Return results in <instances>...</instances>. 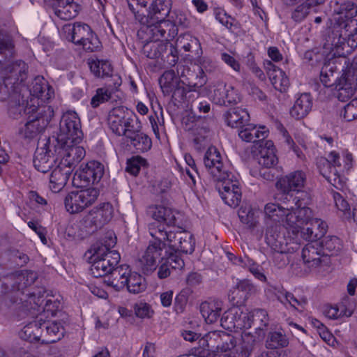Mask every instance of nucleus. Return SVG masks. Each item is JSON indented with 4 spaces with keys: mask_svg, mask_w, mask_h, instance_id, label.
<instances>
[{
    "mask_svg": "<svg viewBox=\"0 0 357 357\" xmlns=\"http://www.w3.org/2000/svg\"><path fill=\"white\" fill-rule=\"evenodd\" d=\"M149 213L157 221L149 225L150 235L156 240L167 242L168 252L178 255L191 254L195 250V241L190 232L175 227L177 225L176 215L178 213L163 206H154L149 208Z\"/></svg>",
    "mask_w": 357,
    "mask_h": 357,
    "instance_id": "1",
    "label": "nucleus"
},
{
    "mask_svg": "<svg viewBox=\"0 0 357 357\" xmlns=\"http://www.w3.org/2000/svg\"><path fill=\"white\" fill-rule=\"evenodd\" d=\"M116 244V237L109 233L103 239L92 245L89 262L90 271L94 278L108 276L119 264L121 259L119 253L111 250Z\"/></svg>",
    "mask_w": 357,
    "mask_h": 357,
    "instance_id": "2",
    "label": "nucleus"
},
{
    "mask_svg": "<svg viewBox=\"0 0 357 357\" xmlns=\"http://www.w3.org/2000/svg\"><path fill=\"white\" fill-rule=\"evenodd\" d=\"M38 278L36 272L31 270L17 271L0 280V300L6 307L21 303L27 287Z\"/></svg>",
    "mask_w": 357,
    "mask_h": 357,
    "instance_id": "3",
    "label": "nucleus"
},
{
    "mask_svg": "<svg viewBox=\"0 0 357 357\" xmlns=\"http://www.w3.org/2000/svg\"><path fill=\"white\" fill-rule=\"evenodd\" d=\"M64 333L65 329L59 321L45 320L40 314L26 324L19 335L21 339L29 342L50 344L60 340Z\"/></svg>",
    "mask_w": 357,
    "mask_h": 357,
    "instance_id": "4",
    "label": "nucleus"
},
{
    "mask_svg": "<svg viewBox=\"0 0 357 357\" xmlns=\"http://www.w3.org/2000/svg\"><path fill=\"white\" fill-rule=\"evenodd\" d=\"M324 48L333 52L335 56H345L357 47V26L352 27L333 25L328 31Z\"/></svg>",
    "mask_w": 357,
    "mask_h": 357,
    "instance_id": "5",
    "label": "nucleus"
},
{
    "mask_svg": "<svg viewBox=\"0 0 357 357\" xmlns=\"http://www.w3.org/2000/svg\"><path fill=\"white\" fill-rule=\"evenodd\" d=\"M82 141L81 135H52L47 143L53 144L54 152L60 150L66 152L59 163L73 171L86 155L84 149L78 146Z\"/></svg>",
    "mask_w": 357,
    "mask_h": 357,
    "instance_id": "6",
    "label": "nucleus"
},
{
    "mask_svg": "<svg viewBox=\"0 0 357 357\" xmlns=\"http://www.w3.org/2000/svg\"><path fill=\"white\" fill-rule=\"evenodd\" d=\"M113 214L114 208L110 203H101L83 218L80 221V229L86 234H92L107 224Z\"/></svg>",
    "mask_w": 357,
    "mask_h": 357,
    "instance_id": "7",
    "label": "nucleus"
},
{
    "mask_svg": "<svg viewBox=\"0 0 357 357\" xmlns=\"http://www.w3.org/2000/svg\"><path fill=\"white\" fill-rule=\"evenodd\" d=\"M169 17V20L162 21L156 26H152V29L149 30L152 33L153 38H163L165 41L171 40L177 36L178 26L186 27L188 25V17L181 10H174Z\"/></svg>",
    "mask_w": 357,
    "mask_h": 357,
    "instance_id": "8",
    "label": "nucleus"
},
{
    "mask_svg": "<svg viewBox=\"0 0 357 357\" xmlns=\"http://www.w3.org/2000/svg\"><path fill=\"white\" fill-rule=\"evenodd\" d=\"M100 191L97 188H88L69 192L64 199L68 212L77 213L92 205L98 199Z\"/></svg>",
    "mask_w": 357,
    "mask_h": 357,
    "instance_id": "9",
    "label": "nucleus"
},
{
    "mask_svg": "<svg viewBox=\"0 0 357 357\" xmlns=\"http://www.w3.org/2000/svg\"><path fill=\"white\" fill-rule=\"evenodd\" d=\"M38 140V146L35 151L33 163L35 169L40 172L47 173L56 164L57 158L54 155V146L48 144L52 135H43Z\"/></svg>",
    "mask_w": 357,
    "mask_h": 357,
    "instance_id": "10",
    "label": "nucleus"
},
{
    "mask_svg": "<svg viewBox=\"0 0 357 357\" xmlns=\"http://www.w3.org/2000/svg\"><path fill=\"white\" fill-rule=\"evenodd\" d=\"M23 98L20 91H13L7 108L8 114L10 118L20 119L38 112V99L31 98L25 100Z\"/></svg>",
    "mask_w": 357,
    "mask_h": 357,
    "instance_id": "11",
    "label": "nucleus"
},
{
    "mask_svg": "<svg viewBox=\"0 0 357 357\" xmlns=\"http://www.w3.org/2000/svg\"><path fill=\"white\" fill-rule=\"evenodd\" d=\"M197 69V73L196 77L199 78L198 82L191 84L189 82L188 84H185L184 80H181L177 84L175 85L172 89V99L176 102H182L185 100L190 101L191 98L198 97L199 92L198 89L201 88L206 83V78L205 73L202 68L199 66L196 67Z\"/></svg>",
    "mask_w": 357,
    "mask_h": 357,
    "instance_id": "12",
    "label": "nucleus"
},
{
    "mask_svg": "<svg viewBox=\"0 0 357 357\" xmlns=\"http://www.w3.org/2000/svg\"><path fill=\"white\" fill-rule=\"evenodd\" d=\"M169 253L166 248V243L155 238L153 241H150L140 259L144 273L149 274L155 271L157 268V263L162 260V258L167 257Z\"/></svg>",
    "mask_w": 357,
    "mask_h": 357,
    "instance_id": "13",
    "label": "nucleus"
},
{
    "mask_svg": "<svg viewBox=\"0 0 357 357\" xmlns=\"http://www.w3.org/2000/svg\"><path fill=\"white\" fill-rule=\"evenodd\" d=\"M105 172L104 165L96 160L87 162L84 167L76 172L73 182L79 188L98 183Z\"/></svg>",
    "mask_w": 357,
    "mask_h": 357,
    "instance_id": "14",
    "label": "nucleus"
},
{
    "mask_svg": "<svg viewBox=\"0 0 357 357\" xmlns=\"http://www.w3.org/2000/svg\"><path fill=\"white\" fill-rule=\"evenodd\" d=\"M215 181L218 182L216 188L225 203L230 207H237L241 200V190L234 175L231 173L227 178Z\"/></svg>",
    "mask_w": 357,
    "mask_h": 357,
    "instance_id": "15",
    "label": "nucleus"
},
{
    "mask_svg": "<svg viewBox=\"0 0 357 357\" xmlns=\"http://www.w3.org/2000/svg\"><path fill=\"white\" fill-rule=\"evenodd\" d=\"M305 174L303 171L297 170L280 178L276 183V187L282 192L284 199L292 200L295 197L291 192L300 193L305 185Z\"/></svg>",
    "mask_w": 357,
    "mask_h": 357,
    "instance_id": "16",
    "label": "nucleus"
},
{
    "mask_svg": "<svg viewBox=\"0 0 357 357\" xmlns=\"http://www.w3.org/2000/svg\"><path fill=\"white\" fill-rule=\"evenodd\" d=\"M303 199L301 196H296L291 202H294V210L289 211L287 215V222L290 227H307L313 218L312 211L305 206L307 203L303 204Z\"/></svg>",
    "mask_w": 357,
    "mask_h": 357,
    "instance_id": "17",
    "label": "nucleus"
},
{
    "mask_svg": "<svg viewBox=\"0 0 357 357\" xmlns=\"http://www.w3.org/2000/svg\"><path fill=\"white\" fill-rule=\"evenodd\" d=\"M27 64L22 60H17L7 64L0 71V75L11 85L13 91H20V86L27 77Z\"/></svg>",
    "mask_w": 357,
    "mask_h": 357,
    "instance_id": "18",
    "label": "nucleus"
},
{
    "mask_svg": "<svg viewBox=\"0 0 357 357\" xmlns=\"http://www.w3.org/2000/svg\"><path fill=\"white\" fill-rule=\"evenodd\" d=\"M171 0H155L153 1L148 9L146 16L149 17V24H144L142 28L143 32L146 35H151L152 33L149 31L152 29V26H156L158 23L165 21L171 10Z\"/></svg>",
    "mask_w": 357,
    "mask_h": 357,
    "instance_id": "19",
    "label": "nucleus"
},
{
    "mask_svg": "<svg viewBox=\"0 0 357 357\" xmlns=\"http://www.w3.org/2000/svg\"><path fill=\"white\" fill-rule=\"evenodd\" d=\"M204 164L214 181L224 180L231 175L224 167L220 152L215 146H210L206 151Z\"/></svg>",
    "mask_w": 357,
    "mask_h": 357,
    "instance_id": "20",
    "label": "nucleus"
},
{
    "mask_svg": "<svg viewBox=\"0 0 357 357\" xmlns=\"http://www.w3.org/2000/svg\"><path fill=\"white\" fill-rule=\"evenodd\" d=\"M251 150L261 166L271 168L276 164L278 158L275 154L273 142L271 140L264 138L255 140Z\"/></svg>",
    "mask_w": 357,
    "mask_h": 357,
    "instance_id": "21",
    "label": "nucleus"
},
{
    "mask_svg": "<svg viewBox=\"0 0 357 357\" xmlns=\"http://www.w3.org/2000/svg\"><path fill=\"white\" fill-rule=\"evenodd\" d=\"M337 8L334 9V13L337 15L335 17V24L341 26L352 27L354 29L357 26V20L354 17L357 15V5L352 1H342L337 3Z\"/></svg>",
    "mask_w": 357,
    "mask_h": 357,
    "instance_id": "22",
    "label": "nucleus"
},
{
    "mask_svg": "<svg viewBox=\"0 0 357 357\" xmlns=\"http://www.w3.org/2000/svg\"><path fill=\"white\" fill-rule=\"evenodd\" d=\"M282 229L280 223L269 225L266 229L265 240L274 252H287L288 250L284 234L281 232Z\"/></svg>",
    "mask_w": 357,
    "mask_h": 357,
    "instance_id": "23",
    "label": "nucleus"
},
{
    "mask_svg": "<svg viewBox=\"0 0 357 357\" xmlns=\"http://www.w3.org/2000/svg\"><path fill=\"white\" fill-rule=\"evenodd\" d=\"M279 199L283 200L282 204L268 203L264 206V213L267 218L273 221V225L278 223L284 218L287 219L289 211L294 208L293 204H294L295 202H291L290 199H284V196L282 195V197Z\"/></svg>",
    "mask_w": 357,
    "mask_h": 357,
    "instance_id": "24",
    "label": "nucleus"
},
{
    "mask_svg": "<svg viewBox=\"0 0 357 357\" xmlns=\"http://www.w3.org/2000/svg\"><path fill=\"white\" fill-rule=\"evenodd\" d=\"M63 31L66 38L77 45L84 42L85 38L90 36V33L92 32L89 25L81 22L66 24L63 27Z\"/></svg>",
    "mask_w": 357,
    "mask_h": 357,
    "instance_id": "25",
    "label": "nucleus"
},
{
    "mask_svg": "<svg viewBox=\"0 0 357 357\" xmlns=\"http://www.w3.org/2000/svg\"><path fill=\"white\" fill-rule=\"evenodd\" d=\"M302 258L304 264L310 268H316L321 264L328 263V254L321 253L312 243H307L302 250Z\"/></svg>",
    "mask_w": 357,
    "mask_h": 357,
    "instance_id": "26",
    "label": "nucleus"
},
{
    "mask_svg": "<svg viewBox=\"0 0 357 357\" xmlns=\"http://www.w3.org/2000/svg\"><path fill=\"white\" fill-rule=\"evenodd\" d=\"M30 97L38 99V110L40 109L39 106L40 99L45 102L50 100L54 95V91L52 88L48 84V82L44 79L43 77L37 76L31 82V85L29 89Z\"/></svg>",
    "mask_w": 357,
    "mask_h": 357,
    "instance_id": "27",
    "label": "nucleus"
},
{
    "mask_svg": "<svg viewBox=\"0 0 357 357\" xmlns=\"http://www.w3.org/2000/svg\"><path fill=\"white\" fill-rule=\"evenodd\" d=\"M317 167L324 177L336 188L342 186L343 180L337 169L332 167L331 160L321 157L317 159Z\"/></svg>",
    "mask_w": 357,
    "mask_h": 357,
    "instance_id": "28",
    "label": "nucleus"
},
{
    "mask_svg": "<svg viewBox=\"0 0 357 357\" xmlns=\"http://www.w3.org/2000/svg\"><path fill=\"white\" fill-rule=\"evenodd\" d=\"M184 261L178 255L169 252L168 256L165 258H162V260L159 261L158 276L160 279H164L167 278L171 274L172 269H182L184 266Z\"/></svg>",
    "mask_w": 357,
    "mask_h": 357,
    "instance_id": "29",
    "label": "nucleus"
},
{
    "mask_svg": "<svg viewBox=\"0 0 357 357\" xmlns=\"http://www.w3.org/2000/svg\"><path fill=\"white\" fill-rule=\"evenodd\" d=\"M255 291V287L250 280H242L236 284L233 290H230L229 298L234 303L241 305Z\"/></svg>",
    "mask_w": 357,
    "mask_h": 357,
    "instance_id": "30",
    "label": "nucleus"
},
{
    "mask_svg": "<svg viewBox=\"0 0 357 357\" xmlns=\"http://www.w3.org/2000/svg\"><path fill=\"white\" fill-rule=\"evenodd\" d=\"M72 170L59 163L52 171L50 178V188L53 192H59L66 185Z\"/></svg>",
    "mask_w": 357,
    "mask_h": 357,
    "instance_id": "31",
    "label": "nucleus"
},
{
    "mask_svg": "<svg viewBox=\"0 0 357 357\" xmlns=\"http://www.w3.org/2000/svg\"><path fill=\"white\" fill-rule=\"evenodd\" d=\"M328 229L326 222L319 218H314L309 223L307 227L302 229L303 237L309 241H317L323 238Z\"/></svg>",
    "mask_w": 357,
    "mask_h": 357,
    "instance_id": "32",
    "label": "nucleus"
},
{
    "mask_svg": "<svg viewBox=\"0 0 357 357\" xmlns=\"http://www.w3.org/2000/svg\"><path fill=\"white\" fill-rule=\"evenodd\" d=\"M54 5H50L54 10L55 15L61 20H69L75 17L79 6L73 0H58Z\"/></svg>",
    "mask_w": 357,
    "mask_h": 357,
    "instance_id": "33",
    "label": "nucleus"
},
{
    "mask_svg": "<svg viewBox=\"0 0 357 357\" xmlns=\"http://www.w3.org/2000/svg\"><path fill=\"white\" fill-rule=\"evenodd\" d=\"M209 341L216 342L217 352H227L234 349L236 344V338L224 331H212L208 333Z\"/></svg>",
    "mask_w": 357,
    "mask_h": 357,
    "instance_id": "34",
    "label": "nucleus"
},
{
    "mask_svg": "<svg viewBox=\"0 0 357 357\" xmlns=\"http://www.w3.org/2000/svg\"><path fill=\"white\" fill-rule=\"evenodd\" d=\"M152 40L146 41L143 45L142 52L143 54L149 59H156L164 57V54L167 51L168 43L160 40L161 38H155L151 35H148Z\"/></svg>",
    "mask_w": 357,
    "mask_h": 357,
    "instance_id": "35",
    "label": "nucleus"
},
{
    "mask_svg": "<svg viewBox=\"0 0 357 357\" xmlns=\"http://www.w3.org/2000/svg\"><path fill=\"white\" fill-rule=\"evenodd\" d=\"M129 272L128 266L126 265L116 266L105 282L108 286L112 287L116 291H121L126 287V281Z\"/></svg>",
    "mask_w": 357,
    "mask_h": 357,
    "instance_id": "36",
    "label": "nucleus"
},
{
    "mask_svg": "<svg viewBox=\"0 0 357 357\" xmlns=\"http://www.w3.org/2000/svg\"><path fill=\"white\" fill-rule=\"evenodd\" d=\"M224 119L228 126L239 130L249 121L250 115L245 109L236 107L225 113Z\"/></svg>",
    "mask_w": 357,
    "mask_h": 357,
    "instance_id": "37",
    "label": "nucleus"
},
{
    "mask_svg": "<svg viewBox=\"0 0 357 357\" xmlns=\"http://www.w3.org/2000/svg\"><path fill=\"white\" fill-rule=\"evenodd\" d=\"M312 107V98L310 93H302L290 109V114L296 119L305 117Z\"/></svg>",
    "mask_w": 357,
    "mask_h": 357,
    "instance_id": "38",
    "label": "nucleus"
},
{
    "mask_svg": "<svg viewBox=\"0 0 357 357\" xmlns=\"http://www.w3.org/2000/svg\"><path fill=\"white\" fill-rule=\"evenodd\" d=\"M200 312L207 324L217 321L221 314L222 303L220 301H205L200 305Z\"/></svg>",
    "mask_w": 357,
    "mask_h": 357,
    "instance_id": "39",
    "label": "nucleus"
},
{
    "mask_svg": "<svg viewBox=\"0 0 357 357\" xmlns=\"http://www.w3.org/2000/svg\"><path fill=\"white\" fill-rule=\"evenodd\" d=\"M61 134H77L81 132V122L75 113L64 114L60 121Z\"/></svg>",
    "mask_w": 357,
    "mask_h": 357,
    "instance_id": "40",
    "label": "nucleus"
},
{
    "mask_svg": "<svg viewBox=\"0 0 357 357\" xmlns=\"http://www.w3.org/2000/svg\"><path fill=\"white\" fill-rule=\"evenodd\" d=\"M130 10L135 19L144 26L149 24V17L146 16L149 0H126Z\"/></svg>",
    "mask_w": 357,
    "mask_h": 357,
    "instance_id": "41",
    "label": "nucleus"
},
{
    "mask_svg": "<svg viewBox=\"0 0 357 357\" xmlns=\"http://www.w3.org/2000/svg\"><path fill=\"white\" fill-rule=\"evenodd\" d=\"M325 0H306L298 5L291 12V19L297 23L303 21L310 14L311 9L322 4Z\"/></svg>",
    "mask_w": 357,
    "mask_h": 357,
    "instance_id": "42",
    "label": "nucleus"
},
{
    "mask_svg": "<svg viewBox=\"0 0 357 357\" xmlns=\"http://www.w3.org/2000/svg\"><path fill=\"white\" fill-rule=\"evenodd\" d=\"M238 315H241V309L238 307H232L222 314L220 318L221 326L228 331H238V327H241V321Z\"/></svg>",
    "mask_w": 357,
    "mask_h": 357,
    "instance_id": "43",
    "label": "nucleus"
},
{
    "mask_svg": "<svg viewBox=\"0 0 357 357\" xmlns=\"http://www.w3.org/2000/svg\"><path fill=\"white\" fill-rule=\"evenodd\" d=\"M40 115V112H37L27 116L24 134H42L45 132L47 123Z\"/></svg>",
    "mask_w": 357,
    "mask_h": 357,
    "instance_id": "44",
    "label": "nucleus"
},
{
    "mask_svg": "<svg viewBox=\"0 0 357 357\" xmlns=\"http://www.w3.org/2000/svg\"><path fill=\"white\" fill-rule=\"evenodd\" d=\"M180 81V78L176 76L174 70L165 71L159 79V84L164 95L169 96L172 89Z\"/></svg>",
    "mask_w": 357,
    "mask_h": 357,
    "instance_id": "45",
    "label": "nucleus"
},
{
    "mask_svg": "<svg viewBox=\"0 0 357 357\" xmlns=\"http://www.w3.org/2000/svg\"><path fill=\"white\" fill-rule=\"evenodd\" d=\"M251 313L252 326L258 331L259 336L264 335L269 321L267 312L264 309L258 308L252 310Z\"/></svg>",
    "mask_w": 357,
    "mask_h": 357,
    "instance_id": "46",
    "label": "nucleus"
},
{
    "mask_svg": "<svg viewBox=\"0 0 357 357\" xmlns=\"http://www.w3.org/2000/svg\"><path fill=\"white\" fill-rule=\"evenodd\" d=\"M126 287L130 293L137 294L144 291L146 286L144 278L141 275L137 273H131L130 271L126 281Z\"/></svg>",
    "mask_w": 357,
    "mask_h": 357,
    "instance_id": "47",
    "label": "nucleus"
},
{
    "mask_svg": "<svg viewBox=\"0 0 357 357\" xmlns=\"http://www.w3.org/2000/svg\"><path fill=\"white\" fill-rule=\"evenodd\" d=\"M336 97L342 102L351 98L356 92L357 87L347 82L344 79H339L335 83Z\"/></svg>",
    "mask_w": 357,
    "mask_h": 357,
    "instance_id": "48",
    "label": "nucleus"
},
{
    "mask_svg": "<svg viewBox=\"0 0 357 357\" xmlns=\"http://www.w3.org/2000/svg\"><path fill=\"white\" fill-rule=\"evenodd\" d=\"M91 71L98 77L112 76L113 68L107 60H93L89 63Z\"/></svg>",
    "mask_w": 357,
    "mask_h": 357,
    "instance_id": "49",
    "label": "nucleus"
},
{
    "mask_svg": "<svg viewBox=\"0 0 357 357\" xmlns=\"http://www.w3.org/2000/svg\"><path fill=\"white\" fill-rule=\"evenodd\" d=\"M15 48L13 38L8 33L0 31V56L8 59L15 55Z\"/></svg>",
    "mask_w": 357,
    "mask_h": 357,
    "instance_id": "50",
    "label": "nucleus"
},
{
    "mask_svg": "<svg viewBox=\"0 0 357 357\" xmlns=\"http://www.w3.org/2000/svg\"><path fill=\"white\" fill-rule=\"evenodd\" d=\"M289 339L287 335L279 331L270 332L266 341V347L269 349L287 347Z\"/></svg>",
    "mask_w": 357,
    "mask_h": 357,
    "instance_id": "51",
    "label": "nucleus"
},
{
    "mask_svg": "<svg viewBox=\"0 0 357 357\" xmlns=\"http://www.w3.org/2000/svg\"><path fill=\"white\" fill-rule=\"evenodd\" d=\"M45 293L44 289H40L38 291L29 292L27 295L33 298L34 303L38 305H42L45 301L44 310L46 312H50L52 315H54V312L59 308V302L57 301H52L51 299H46L40 301V298L43 296Z\"/></svg>",
    "mask_w": 357,
    "mask_h": 357,
    "instance_id": "52",
    "label": "nucleus"
},
{
    "mask_svg": "<svg viewBox=\"0 0 357 357\" xmlns=\"http://www.w3.org/2000/svg\"><path fill=\"white\" fill-rule=\"evenodd\" d=\"M176 46L185 52H192L193 50L200 48L199 40L190 33H185L178 36L176 40Z\"/></svg>",
    "mask_w": 357,
    "mask_h": 357,
    "instance_id": "53",
    "label": "nucleus"
},
{
    "mask_svg": "<svg viewBox=\"0 0 357 357\" xmlns=\"http://www.w3.org/2000/svg\"><path fill=\"white\" fill-rule=\"evenodd\" d=\"M321 245L324 250L328 251V255H337L342 248V241L335 236L324 237Z\"/></svg>",
    "mask_w": 357,
    "mask_h": 357,
    "instance_id": "54",
    "label": "nucleus"
},
{
    "mask_svg": "<svg viewBox=\"0 0 357 357\" xmlns=\"http://www.w3.org/2000/svg\"><path fill=\"white\" fill-rule=\"evenodd\" d=\"M279 300L284 305L289 303L292 308L298 312H303L307 303L305 298L298 299L290 292H286L282 297H279Z\"/></svg>",
    "mask_w": 357,
    "mask_h": 357,
    "instance_id": "55",
    "label": "nucleus"
},
{
    "mask_svg": "<svg viewBox=\"0 0 357 357\" xmlns=\"http://www.w3.org/2000/svg\"><path fill=\"white\" fill-rule=\"evenodd\" d=\"M139 152L149 151L152 146L151 139L149 135H134L128 137V141Z\"/></svg>",
    "mask_w": 357,
    "mask_h": 357,
    "instance_id": "56",
    "label": "nucleus"
},
{
    "mask_svg": "<svg viewBox=\"0 0 357 357\" xmlns=\"http://www.w3.org/2000/svg\"><path fill=\"white\" fill-rule=\"evenodd\" d=\"M269 79L276 89L285 91L289 86V80L285 73L281 69H277L274 74H271Z\"/></svg>",
    "mask_w": 357,
    "mask_h": 357,
    "instance_id": "57",
    "label": "nucleus"
},
{
    "mask_svg": "<svg viewBox=\"0 0 357 357\" xmlns=\"http://www.w3.org/2000/svg\"><path fill=\"white\" fill-rule=\"evenodd\" d=\"M113 89L108 87L98 88L96 91L95 95L91 100V105L92 107L96 108L100 104L109 100L112 98Z\"/></svg>",
    "mask_w": 357,
    "mask_h": 357,
    "instance_id": "58",
    "label": "nucleus"
},
{
    "mask_svg": "<svg viewBox=\"0 0 357 357\" xmlns=\"http://www.w3.org/2000/svg\"><path fill=\"white\" fill-rule=\"evenodd\" d=\"M123 134L130 132L132 134L138 133L141 131L142 124L136 116L129 117L127 119L123 118V124H119Z\"/></svg>",
    "mask_w": 357,
    "mask_h": 357,
    "instance_id": "59",
    "label": "nucleus"
},
{
    "mask_svg": "<svg viewBox=\"0 0 357 357\" xmlns=\"http://www.w3.org/2000/svg\"><path fill=\"white\" fill-rule=\"evenodd\" d=\"M320 80L326 87H330L335 85L337 82V77L335 75L333 67L330 65H324L321 70Z\"/></svg>",
    "mask_w": 357,
    "mask_h": 357,
    "instance_id": "60",
    "label": "nucleus"
},
{
    "mask_svg": "<svg viewBox=\"0 0 357 357\" xmlns=\"http://www.w3.org/2000/svg\"><path fill=\"white\" fill-rule=\"evenodd\" d=\"M238 215L243 224L250 228L255 227L257 223V218L250 207H241L238 211Z\"/></svg>",
    "mask_w": 357,
    "mask_h": 357,
    "instance_id": "61",
    "label": "nucleus"
},
{
    "mask_svg": "<svg viewBox=\"0 0 357 357\" xmlns=\"http://www.w3.org/2000/svg\"><path fill=\"white\" fill-rule=\"evenodd\" d=\"M146 161L141 156H132L126 162V171L133 176H137L142 166H144Z\"/></svg>",
    "mask_w": 357,
    "mask_h": 357,
    "instance_id": "62",
    "label": "nucleus"
},
{
    "mask_svg": "<svg viewBox=\"0 0 357 357\" xmlns=\"http://www.w3.org/2000/svg\"><path fill=\"white\" fill-rule=\"evenodd\" d=\"M192 294L190 289L185 288L182 289L176 296L174 301V308L177 313H182L187 305L189 296Z\"/></svg>",
    "mask_w": 357,
    "mask_h": 357,
    "instance_id": "63",
    "label": "nucleus"
},
{
    "mask_svg": "<svg viewBox=\"0 0 357 357\" xmlns=\"http://www.w3.org/2000/svg\"><path fill=\"white\" fill-rule=\"evenodd\" d=\"M79 45L82 46L85 51L89 52L99 51L102 47L100 40L93 31L90 33V36H87L84 42L81 43Z\"/></svg>",
    "mask_w": 357,
    "mask_h": 357,
    "instance_id": "64",
    "label": "nucleus"
}]
</instances>
